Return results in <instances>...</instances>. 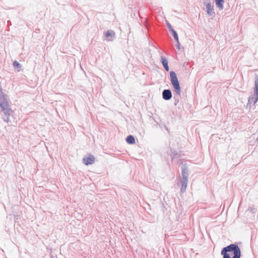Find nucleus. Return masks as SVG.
<instances>
[{"label": "nucleus", "mask_w": 258, "mask_h": 258, "mask_svg": "<svg viewBox=\"0 0 258 258\" xmlns=\"http://www.w3.org/2000/svg\"><path fill=\"white\" fill-rule=\"evenodd\" d=\"M221 254L223 258H240L241 250L237 244H231L224 247Z\"/></svg>", "instance_id": "obj_1"}, {"label": "nucleus", "mask_w": 258, "mask_h": 258, "mask_svg": "<svg viewBox=\"0 0 258 258\" xmlns=\"http://www.w3.org/2000/svg\"><path fill=\"white\" fill-rule=\"evenodd\" d=\"M170 77L171 84L173 86V87L174 89L176 94L178 95H180V87L175 73L173 71H171L170 72Z\"/></svg>", "instance_id": "obj_2"}, {"label": "nucleus", "mask_w": 258, "mask_h": 258, "mask_svg": "<svg viewBox=\"0 0 258 258\" xmlns=\"http://www.w3.org/2000/svg\"><path fill=\"white\" fill-rule=\"evenodd\" d=\"M10 107L8 96L3 92L0 87V107L1 109Z\"/></svg>", "instance_id": "obj_3"}, {"label": "nucleus", "mask_w": 258, "mask_h": 258, "mask_svg": "<svg viewBox=\"0 0 258 258\" xmlns=\"http://www.w3.org/2000/svg\"><path fill=\"white\" fill-rule=\"evenodd\" d=\"M255 94L248 98V103L255 104L258 100V76H256L255 80Z\"/></svg>", "instance_id": "obj_4"}, {"label": "nucleus", "mask_w": 258, "mask_h": 258, "mask_svg": "<svg viewBox=\"0 0 258 258\" xmlns=\"http://www.w3.org/2000/svg\"><path fill=\"white\" fill-rule=\"evenodd\" d=\"M1 112L4 113L3 119L7 122H11L10 117L13 115V111L11 108L9 107L1 109Z\"/></svg>", "instance_id": "obj_5"}, {"label": "nucleus", "mask_w": 258, "mask_h": 258, "mask_svg": "<svg viewBox=\"0 0 258 258\" xmlns=\"http://www.w3.org/2000/svg\"><path fill=\"white\" fill-rule=\"evenodd\" d=\"M205 10L209 16H212L215 14L214 7L210 2L206 5Z\"/></svg>", "instance_id": "obj_6"}, {"label": "nucleus", "mask_w": 258, "mask_h": 258, "mask_svg": "<svg viewBox=\"0 0 258 258\" xmlns=\"http://www.w3.org/2000/svg\"><path fill=\"white\" fill-rule=\"evenodd\" d=\"M95 157L92 155H89L88 157L83 158V163L86 165L92 164L95 162Z\"/></svg>", "instance_id": "obj_7"}, {"label": "nucleus", "mask_w": 258, "mask_h": 258, "mask_svg": "<svg viewBox=\"0 0 258 258\" xmlns=\"http://www.w3.org/2000/svg\"><path fill=\"white\" fill-rule=\"evenodd\" d=\"M181 186L180 188V191L182 193L185 192L187 182H188V177H184L182 178L181 180Z\"/></svg>", "instance_id": "obj_8"}, {"label": "nucleus", "mask_w": 258, "mask_h": 258, "mask_svg": "<svg viewBox=\"0 0 258 258\" xmlns=\"http://www.w3.org/2000/svg\"><path fill=\"white\" fill-rule=\"evenodd\" d=\"M162 97L165 100H169L172 97V93L169 89L164 90L162 92Z\"/></svg>", "instance_id": "obj_9"}, {"label": "nucleus", "mask_w": 258, "mask_h": 258, "mask_svg": "<svg viewBox=\"0 0 258 258\" xmlns=\"http://www.w3.org/2000/svg\"><path fill=\"white\" fill-rule=\"evenodd\" d=\"M105 36L107 40L111 41L115 37V32L113 31L108 30L106 32Z\"/></svg>", "instance_id": "obj_10"}, {"label": "nucleus", "mask_w": 258, "mask_h": 258, "mask_svg": "<svg viewBox=\"0 0 258 258\" xmlns=\"http://www.w3.org/2000/svg\"><path fill=\"white\" fill-rule=\"evenodd\" d=\"M161 62H162L165 70L167 72L169 71L167 59L165 56H162L161 57Z\"/></svg>", "instance_id": "obj_11"}, {"label": "nucleus", "mask_w": 258, "mask_h": 258, "mask_svg": "<svg viewBox=\"0 0 258 258\" xmlns=\"http://www.w3.org/2000/svg\"><path fill=\"white\" fill-rule=\"evenodd\" d=\"M216 6L220 10H223L224 0H215Z\"/></svg>", "instance_id": "obj_12"}, {"label": "nucleus", "mask_w": 258, "mask_h": 258, "mask_svg": "<svg viewBox=\"0 0 258 258\" xmlns=\"http://www.w3.org/2000/svg\"><path fill=\"white\" fill-rule=\"evenodd\" d=\"M126 142L129 144H133L135 143V139L132 135H129L126 139Z\"/></svg>", "instance_id": "obj_13"}, {"label": "nucleus", "mask_w": 258, "mask_h": 258, "mask_svg": "<svg viewBox=\"0 0 258 258\" xmlns=\"http://www.w3.org/2000/svg\"><path fill=\"white\" fill-rule=\"evenodd\" d=\"M181 173L182 177H188V170L185 167L182 168Z\"/></svg>", "instance_id": "obj_14"}, {"label": "nucleus", "mask_w": 258, "mask_h": 258, "mask_svg": "<svg viewBox=\"0 0 258 258\" xmlns=\"http://www.w3.org/2000/svg\"><path fill=\"white\" fill-rule=\"evenodd\" d=\"M172 33L173 36L177 43H179L178 37L177 32L174 30L172 29L171 31Z\"/></svg>", "instance_id": "obj_15"}, {"label": "nucleus", "mask_w": 258, "mask_h": 258, "mask_svg": "<svg viewBox=\"0 0 258 258\" xmlns=\"http://www.w3.org/2000/svg\"><path fill=\"white\" fill-rule=\"evenodd\" d=\"M248 210L253 213H255L256 211V209L254 207H249L248 209Z\"/></svg>", "instance_id": "obj_16"}, {"label": "nucleus", "mask_w": 258, "mask_h": 258, "mask_svg": "<svg viewBox=\"0 0 258 258\" xmlns=\"http://www.w3.org/2000/svg\"><path fill=\"white\" fill-rule=\"evenodd\" d=\"M13 66H14L15 67H17V68H18V67L20 66V63H19L18 61H14V63H13Z\"/></svg>", "instance_id": "obj_17"}, {"label": "nucleus", "mask_w": 258, "mask_h": 258, "mask_svg": "<svg viewBox=\"0 0 258 258\" xmlns=\"http://www.w3.org/2000/svg\"><path fill=\"white\" fill-rule=\"evenodd\" d=\"M166 24H167V26L168 28L169 29V30L170 31H171V30L173 29L172 28L169 22H167Z\"/></svg>", "instance_id": "obj_18"}, {"label": "nucleus", "mask_w": 258, "mask_h": 258, "mask_svg": "<svg viewBox=\"0 0 258 258\" xmlns=\"http://www.w3.org/2000/svg\"><path fill=\"white\" fill-rule=\"evenodd\" d=\"M177 47L178 48V49H180V45H179V43L177 44Z\"/></svg>", "instance_id": "obj_19"}]
</instances>
